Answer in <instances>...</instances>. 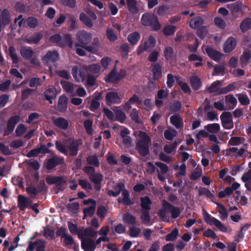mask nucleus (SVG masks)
Wrapping results in <instances>:
<instances>
[{
  "label": "nucleus",
  "instance_id": "1",
  "mask_svg": "<svg viewBox=\"0 0 251 251\" xmlns=\"http://www.w3.org/2000/svg\"><path fill=\"white\" fill-rule=\"evenodd\" d=\"M77 42L75 44V47H81L86 51L93 54H97L100 47V42L98 38H94L91 45H89L92 40V34L85 30L78 31L76 34Z\"/></svg>",
  "mask_w": 251,
  "mask_h": 251
},
{
  "label": "nucleus",
  "instance_id": "2",
  "mask_svg": "<svg viewBox=\"0 0 251 251\" xmlns=\"http://www.w3.org/2000/svg\"><path fill=\"white\" fill-rule=\"evenodd\" d=\"M66 142L69 144L68 147L69 153L66 145L59 140L55 141V145L56 149L60 153L65 155H68V154H69L70 156H76L78 154V151L79 143L78 141L69 137L66 140Z\"/></svg>",
  "mask_w": 251,
  "mask_h": 251
},
{
  "label": "nucleus",
  "instance_id": "3",
  "mask_svg": "<svg viewBox=\"0 0 251 251\" xmlns=\"http://www.w3.org/2000/svg\"><path fill=\"white\" fill-rule=\"evenodd\" d=\"M117 189H118V192H115L111 190H108L107 192L108 195L110 196L116 197L121 193L123 198V199L121 198H118V201L119 203H122L126 206H130L134 204V202L129 198V193L125 189L124 183H118L114 187L115 190H116Z\"/></svg>",
  "mask_w": 251,
  "mask_h": 251
},
{
  "label": "nucleus",
  "instance_id": "4",
  "mask_svg": "<svg viewBox=\"0 0 251 251\" xmlns=\"http://www.w3.org/2000/svg\"><path fill=\"white\" fill-rule=\"evenodd\" d=\"M141 23L144 26H150L154 31H158L161 27V25L159 22L157 17L148 12L142 15Z\"/></svg>",
  "mask_w": 251,
  "mask_h": 251
},
{
  "label": "nucleus",
  "instance_id": "5",
  "mask_svg": "<svg viewBox=\"0 0 251 251\" xmlns=\"http://www.w3.org/2000/svg\"><path fill=\"white\" fill-rule=\"evenodd\" d=\"M140 206L141 207V219L145 223H148L151 221L150 210L151 209L152 201L149 197L146 196L140 198Z\"/></svg>",
  "mask_w": 251,
  "mask_h": 251
},
{
  "label": "nucleus",
  "instance_id": "6",
  "mask_svg": "<svg viewBox=\"0 0 251 251\" xmlns=\"http://www.w3.org/2000/svg\"><path fill=\"white\" fill-rule=\"evenodd\" d=\"M143 138L140 139L136 145L135 149L143 157L146 156L150 153V144L151 139L150 137L144 133Z\"/></svg>",
  "mask_w": 251,
  "mask_h": 251
},
{
  "label": "nucleus",
  "instance_id": "7",
  "mask_svg": "<svg viewBox=\"0 0 251 251\" xmlns=\"http://www.w3.org/2000/svg\"><path fill=\"white\" fill-rule=\"evenodd\" d=\"M46 181L49 185L55 184V189L58 191H63L64 187L67 182V178L64 176H48L46 178Z\"/></svg>",
  "mask_w": 251,
  "mask_h": 251
},
{
  "label": "nucleus",
  "instance_id": "8",
  "mask_svg": "<svg viewBox=\"0 0 251 251\" xmlns=\"http://www.w3.org/2000/svg\"><path fill=\"white\" fill-rule=\"evenodd\" d=\"M126 75V71L125 69H121L119 72L117 71V67H114L105 78L106 82H117L123 79Z\"/></svg>",
  "mask_w": 251,
  "mask_h": 251
},
{
  "label": "nucleus",
  "instance_id": "9",
  "mask_svg": "<svg viewBox=\"0 0 251 251\" xmlns=\"http://www.w3.org/2000/svg\"><path fill=\"white\" fill-rule=\"evenodd\" d=\"M156 43L155 38L152 36H150L147 40L143 44L141 43L136 49L138 55H140L144 51L150 52L155 47Z\"/></svg>",
  "mask_w": 251,
  "mask_h": 251
},
{
  "label": "nucleus",
  "instance_id": "10",
  "mask_svg": "<svg viewBox=\"0 0 251 251\" xmlns=\"http://www.w3.org/2000/svg\"><path fill=\"white\" fill-rule=\"evenodd\" d=\"M203 218L207 224L210 226L214 225L220 231L223 232H227V227L221 221L211 216L207 212H205L203 213Z\"/></svg>",
  "mask_w": 251,
  "mask_h": 251
},
{
  "label": "nucleus",
  "instance_id": "11",
  "mask_svg": "<svg viewBox=\"0 0 251 251\" xmlns=\"http://www.w3.org/2000/svg\"><path fill=\"white\" fill-rule=\"evenodd\" d=\"M64 162V159L58 155H53L52 157L46 160L45 166L48 170L54 169L56 166L62 165Z\"/></svg>",
  "mask_w": 251,
  "mask_h": 251
},
{
  "label": "nucleus",
  "instance_id": "12",
  "mask_svg": "<svg viewBox=\"0 0 251 251\" xmlns=\"http://www.w3.org/2000/svg\"><path fill=\"white\" fill-rule=\"evenodd\" d=\"M105 103L108 106L114 104H120L122 101L119 94L116 92H109L106 93L105 96Z\"/></svg>",
  "mask_w": 251,
  "mask_h": 251
},
{
  "label": "nucleus",
  "instance_id": "13",
  "mask_svg": "<svg viewBox=\"0 0 251 251\" xmlns=\"http://www.w3.org/2000/svg\"><path fill=\"white\" fill-rule=\"evenodd\" d=\"M222 124L225 129H231L233 127L232 115L230 112H224L220 116Z\"/></svg>",
  "mask_w": 251,
  "mask_h": 251
},
{
  "label": "nucleus",
  "instance_id": "14",
  "mask_svg": "<svg viewBox=\"0 0 251 251\" xmlns=\"http://www.w3.org/2000/svg\"><path fill=\"white\" fill-rule=\"evenodd\" d=\"M11 21V15L9 10L4 9L1 11L0 8V33L2 31V27L8 25Z\"/></svg>",
  "mask_w": 251,
  "mask_h": 251
},
{
  "label": "nucleus",
  "instance_id": "15",
  "mask_svg": "<svg viewBox=\"0 0 251 251\" xmlns=\"http://www.w3.org/2000/svg\"><path fill=\"white\" fill-rule=\"evenodd\" d=\"M89 178L91 182L94 184V188L96 192L100 191L103 178V175L100 173H95L91 175Z\"/></svg>",
  "mask_w": 251,
  "mask_h": 251
},
{
  "label": "nucleus",
  "instance_id": "16",
  "mask_svg": "<svg viewBox=\"0 0 251 251\" xmlns=\"http://www.w3.org/2000/svg\"><path fill=\"white\" fill-rule=\"evenodd\" d=\"M20 117L19 115H15L10 117L7 123V127L4 135L7 136L11 134L13 131L16 125L20 122Z\"/></svg>",
  "mask_w": 251,
  "mask_h": 251
},
{
  "label": "nucleus",
  "instance_id": "17",
  "mask_svg": "<svg viewBox=\"0 0 251 251\" xmlns=\"http://www.w3.org/2000/svg\"><path fill=\"white\" fill-rule=\"evenodd\" d=\"M162 202L164 209L165 210L171 211L172 218L176 219L179 216L180 213L179 208L174 206L166 200H163Z\"/></svg>",
  "mask_w": 251,
  "mask_h": 251
},
{
  "label": "nucleus",
  "instance_id": "18",
  "mask_svg": "<svg viewBox=\"0 0 251 251\" xmlns=\"http://www.w3.org/2000/svg\"><path fill=\"white\" fill-rule=\"evenodd\" d=\"M205 51L211 59L216 62H219L224 55V54L214 50L211 47H206Z\"/></svg>",
  "mask_w": 251,
  "mask_h": 251
},
{
  "label": "nucleus",
  "instance_id": "19",
  "mask_svg": "<svg viewBox=\"0 0 251 251\" xmlns=\"http://www.w3.org/2000/svg\"><path fill=\"white\" fill-rule=\"evenodd\" d=\"M227 7L233 15L238 13H243L246 8V6L240 1L228 4Z\"/></svg>",
  "mask_w": 251,
  "mask_h": 251
},
{
  "label": "nucleus",
  "instance_id": "20",
  "mask_svg": "<svg viewBox=\"0 0 251 251\" xmlns=\"http://www.w3.org/2000/svg\"><path fill=\"white\" fill-rule=\"evenodd\" d=\"M58 59L59 54L58 51L55 50L48 51L42 58L43 61L46 63H54L57 61Z\"/></svg>",
  "mask_w": 251,
  "mask_h": 251
},
{
  "label": "nucleus",
  "instance_id": "21",
  "mask_svg": "<svg viewBox=\"0 0 251 251\" xmlns=\"http://www.w3.org/2000/svg\"><path fill=\"white\" fill-rule=\"evenodd\" d=\"M137 103L140 105L142 103V100L136 94H134L123 105V109L124 110L128 112L131 108V105Z\"/></svg>",
  "mask_w": 251,
  "mask_h": 251
},
{
  "label": "nucleus",
  "instance_id": "22",
  "mask_svg": "<svg viewBox=\"0 0 251 251\" xmlns=\"http://www.w3.org/2000/svg\"><path fill=\"white\" fill-rule=\"evenodd\" d=\"M236 46V41L234 37H230L227 38L224 43L223 50L226 53L231 52Z\"/></svg>",
  "mask_w": 251,
  "mask_h": 251
},
{
  "label": "nucleus",
  "instance_id": "23",
  "mask_svg": "<svg viewBox=\"0 0 251 251\" xmlns=\"http://www.w3.org/2000/svg\"><path fill=\"white\" fill-rule=\"evenodd\" d=\"M151 72L153 74L152 79L157 81L162 76V67L158 63L151 64Z\"/></svg>",
  "mask_w": 251,
  "mask_h": 251
},
{
  "label": "nucleus",
  "instance_id": "24",
  "mask_svg": "<svg viewBox=\"0 0 251 251\" xmlns=\"http://www.w3.org/2000/svg\"><path fill=\"white\" fill-rule=\"evenodd\" d=\"M68 98L65 95L61 96L58 101L55 109L62 113L65 112L67 108Z\"/></svg>",
  "mask_w": 251,
  "mask_h": 251
},
{
  "label": "nucleus",
  "instance_id": "25",
  "mask_svg": "<svg viewBox=\"0 0 251 251\" xmlns=\"http://www.w3.org/2000/svg\"><path fill=\"white\" fill-rule=\"evenodd\" d=\"M81 248L84 251H94L96 249V244L91 239H83L81 241Z\"/></svg>",
  "mask_w": 251,
  "mask_h": 251
},
{
  "label": "nucleus",
  "instance_id": "26",
  "mask_svg": "<svg viewBox=\"0 0 251 251\" xmlns=\"http://www.w3.org/2000/svg\"><path fill=\"white\" fill-rule=\"evenodd\" d=\"M43 34L41 32H38L32 34L28 37L25 38L24 41L28 44H38L43 38Z\"/></svg>",
  "mask_w": 251,
  "mask_h": 251
},
{
  "label": "nucleus",
  "instance_id": "27",
  "mask_svg": "<svg viewBox=\"0 0 251 251\" xmlns=\"http://www.w3.org/2000/svg\"><path fill=\"white\" fill-rule=\"evenodd\" d=\"M20 52L25 60H29L34 54V52L31 47L27 46L21 47Z\"/></svg>",
  "mask_w": 251,
  "mask_h": 251
},
{
  "label": "nucleus",
  "instance_id": "28",
  "mask_svg": "<svg viewBox=\"0 0 251 251\" xmlns=\"http://www.w3.org/2000/svg\"><path fill=\"white\" fill-rule=\"evenodd\" d=\"M52 122L53 124L60 129L65 130L68 128V121L63 117L53 119Z\"/></svg>",
  "mask_w": 251,
  "mask_h": 251
},
{
  "label": "nucleus",
  "instance_id": "29",
  "mask_svg": "<svg viewBox=\"0 0 251 251\" xmlns=\"http://www.w3.org/2000/svg\"><path fill=\"white\" fill-rule=\"evenodd\" d=\"M45 100H48L50 104L52 103V100L56 97V90L55 87H51L46 89L43 93Z\"/></svg>",
  "mask_w": 251,
  "mask_h": 251
},
{
  "label": "nucleus",
  "instance_id": "30",
  "mask_svg": "<svg viewBox=\"0 0 251 251\" xmlns=\"http://www.w3.org/2000/svg\"><path fill=\"white\" fill-rule=\"evenodd\" d=\"M226 156H235V155L234 153H236V156L241 157L245 152V150L244 148H243L238 150L237 148L232 147L226 149Z\"/></svg>",
  "mask_w": 251,
  "mask_h": 251
},
{
  "label": "nucleus",
  "instance_id": "31",
  "mask_svg": "<svg viewBox=\"0 0 251 251\" xmlns=\"http://www.w3.org/2000/svg\"><path fill=\"white\" fill-rule=\"evenodd\" d=\"M239 87L238 82L230 83L226 87L221 88L219 90L220 94H222V95L226 94L229 92L234 91L235 89H237Z\"/></svg>",
  "mask_w": 251,
  "mask_h": 251
},
{
  "label": "nucleus",
  "instance_id": "32",
  "mask_svg": "<svg viewBox=\"0 0 251 251\" xmlns=\"http://www.w3.org/2000/svg\"><path fill=\"white\" fill-rule=\"evenodd\" d=\"M73 41L72 37L70 34H65L62 36V41L61 42L60 47H64L68 46L70 49L73 48Z\"/></svg>",
  "mask_w": 251,
  "mask_h": 251
},
{
  "label": "nucleus",
  "instance_id": "33",
  "mask_svg": "<svg viewBox=\"0 0 251 251\" xmlns=\"http://www.w3.org/2000/svg\"><path fill=\"white\" fill-rule=\"evenodd\" d=\"M204 21L203 19L201 17L197 16L191 20L189 23V26L193 29H197L201 27Z\"/></svg>",
  "mask_w": 251,
  "mask_h": 251
},
{
  "label": "nucleus",
  "instance_id": "34",
  "mask_svg": "<svg viewBox=\"0 0 251 251\" xmlns=\"http://www.w3.org/2000/svg\"><path fill=\"white\" fill-rule=\"evenodd\" d=\"M141 38L140 33L137 31H134L130 33L127 36V41L131 45H136Z\"/></svg>",
  "mask_w": 251,
  "mask_h": 251
},
{
  "label": "nucleus",
  "instance_id": "35",
  "mask_svg": "<svg viewBox=\"0 0 251 251\" xmlns=\"http://www.w3.org/2000/svg\"><path fill=\"white\" fill-rule=\"evenodd\" d=\"M190 83L193 90H198L202 85L201 79L196 75H193L190 78Z\"/></svg>",
  "mask_w": 251,
  "mask_h": 251
},
{
  "label": "nucleus",
  "instance_id": "36",
  "mask_svg": "<svg viewBox=\"0 0 251 251\" xmlns=\"http://www.w3.org/2000/svg\"><path fill=\"white\" fill-rule=\"evenodd\" d=\"M222 85V82L219 80H216L213 82L211 85L207 88V90L210 93H215L217 95H221L220 94L219 90L221 88L219 87Z\"/></svg>",
  "mask_w": 251,
  "mask_h": 251
},
{
  "label": "nucleus",
  "instance_id": "37",
  "mask_svg": "<svg viewBox=\"0 0 251 251\" xmlns=\"http://www.w3.org/2000/svg\"><path fill=\"white\" fill-rule=\"evenodd\" d=\"M171 123L178 129L183 125V120L180 116L173 115L170 117Z\"/></svg>",
  "mask_w": 251,
  "mask_h": 251
},
{
  "label": "nucleus",
  "instance_id": "38",
  "mask_svg": "<svg viewBox=\"0 0 251 251\" xmlns=\"http://www.w3.org/2000/svg\"><path fill=\"white\" fill-rule=\"evenodd\" d=\"M115 117H114V121H117L120 123H123L126 119V114L122 111L119 107H116L115 111Z\"/></svg>",
  "mask_w": 251,
  "mask_h": 251
},
{
  "label": "nucleus",
  "instance_id": "39",
  "mask_svg": "<svg viewBox=\"0 0 251 251\" xmlns=\"http://www.w3.org/2000/svg\"><path fill=\"white\" fill-rule=\"evenodd\" d=\"M18 206L21 210H25L28 207V199L25 196L20 195L18 197Z\"/></svg>",
  "mask_w": 251,
  "mask_h": 251
},
{
  "label": "nucleus",
  "instance_id": "40",
  "mask_svg": "<svg viewBox=\"0 0 251 251\" xmlns=\"http://www.w3.org/2000/svg\"><path fill=\"white\" fill-rule=\"evenodd\" d=\"M123 220L125 223L134 225L136 224V218L129 213H126L123 216Z\"/></svg>",
  "mask_w": 251,
  "mask_h": 251
},
{
  "label": "nucleus",
  "instance_id": "41",
  "mask_svg": "<svg viewBox=\"0 0 251 251\" xmlns=\"http://www.w3.org/2000/svg\"><path fill=\"white\" fill-rule=\"evenodd\" d=\"M127 5L128 11L132 14H136L139 11L137 6V2L136 0H126Z\"/></svg>",
  "mask_w": 251,
  "mask_h": 251
},
{
  "label": "nucleus",
  "instance_id": "42",
  "mask_svg": "<svg viewBox=\"0 0 251 251\" xmlns=\"http://www.w3.org/2000/svg\"><path fill=\"white\" fill-rule=\"evenodd\" d=\"M176 26L174 25H165L163 30V34L167 36H171L173 35L176 32Z\"/></svg>",
  "mask_w": 251,
  "mask_h": 251
},
{
  "label": "nucleus",
  "instance_id": "43",
  "mask_svg": "<svg viewBox=\"0 0 251 251\" xmlns=\"http://www.w3.org/2000/svg\"><path fill=\"white\" fill-rule=\"evenodd\" d=\"M176 83L178 86L181 88L182 91L186 94H190L191 90L189 86L185 82L180 80L179 77H177L176 79Z\"/></svg>",
  "mask_w": 251,
  "mask_h": 251
},
{
  "label": "nucleus",
  "instance_id": "44",
  "mask_svg": "<svg viewBox=\"0 0 251 251\" xmlns=\"http://www.w3.org/2000/svg\"><path fill=\"white\" fill-rule=\"evenodd\" d=\"M219 207L218 212L221 215V219L222 220H225L227 219L228 214L227 211L225 206L219 202H215Z\"/></svg>",
  "mask_w": 251,
  "mask_h": 251
},
{
  "label": "nucleus",
  "instance_id": "45",
  "mask_svg": "<svg viewBox=\"0 0 251 251\" xmlns=\"http://www.w3.org/2000/svg\"><path fill=\"white\" fill-rule=\"evenodd\" d=\"M251 57V53L249 50L243 52L240 59L242 67H244L247 64Z\"/></svg>",
  "mask_w": 251,
  "mask_h": 251
},
{
  "label": "nucleus",
  "instance_id": "46",
  "mask_svg": "<svg viewBox=\"0 0 251 251\" xmlns=\"http://www.w3.org/2000/svg\"><path fill=\"white\" fill-rule=\"evenodd\" d=\"M8 52L9 55L12 60V63L13 64L18 63L19 62V58L16 51V49L14 46H9L8 48Z\"/></svg>",
  "mask_w": 251,
  "mask_h": 251
},
{
  "label": "nucleus",
  "instance_id": "47",
  "mask_svg": "<svg viewBox=\"0 0 251 251\" xmlns=\"http://www.w3.org/2000/svg\"><path fill=\"white\" fill-rule=\"evenodd\" d=\"M205 129L210 133H217L220 129L219 124L214 123L208 124L204 126Z\"/></svg>",
  "mask_w": 251,
  "mask_h": 251
},
{
  "label": "nucleus",
  "instance_id": "48",
  "mask_svg": "<svg viewBox=\"0 0 251 251\" xmlns=\"http://www.w3.org/2000/svg\"><path fill=\"white\" fill-rule=\"evenodd\" d=\"M181 106V102L178 100H176L170 104L169 109L172 112H177L180 110Z\"/></svg>",
  "mask_w": 251,
  "mask_h": 251
},
{
  "label": "nucleus",
  "instance_id": "49",
  "mask_svg": "<svg viewBox=\"0 0 251 251\" xmlns=\"http://www.w3.org/2000/svg\"><path fill=\"white\" fill-rule=\"evenodd\" d=\"M26 23L28 27L30 28H35L38 25L37 19L33 16L28 17L26 19Z\"/></svg>",
  "mask_w": 251,
  "mask_h": 251
},
{
  "label": "nucleus",
  "instance_id": "50",
  "mask_svg": "<svg viewBox=\"0 0 251 251\" xmlns=\"http://www.w3.org/2000/svg\"><path fill=\"white\" fill-rule=\"evenodd\" d=\"M79 19L80 20L87 26L89 27L93 26V23L92 20L85 13H81L79 15Z\"/></svg>",
  "mask_w": 251,
  "mask_h": 251
},
{
  "label": "nucleus",
  "instance_id": "51",
  "mask_svg": "<svg viewBox=\"0 0 251 251\" xmlns=\"http://www.w3.org/2000/svg\"><path fill=\"white\" fill-rule=\"evenodd\" d=\"M251 19L250 18H245L240 24V28L242 31L245 32L251 28Z\"/></svg>",
  "mask_w": 251,
  "mask_h": 251
},
{
  "label": "nucleus",
  "instance_id": "52",
  "mask_svg": "<svg viewBox=\"0 0 251 251\" xmlns=\"http://www.w3.org/2000/svg\"><path fill=\"white\" fill-rule=\"evenodd\" d=\"M107 39L111 42H114L117 39V36L114 30L111 28H108L106 31Z\"/></svg>",
  "mask_w": 251,
  "mask_h": 251
},
{
  "label": "nucleus",
  "instance_id": "53",
  "mask_svg": "<svg viewBox=\"0 0 251 251\" xmlns=\"http://www.w3.org/2000/svg\"><path fill=\"white\" fill-rule=\"evenodd\" d=\"M238 96V99L241 104L243 105H248L250 103V100L246 94H238L236 95Z\"/></svg>",
  "mask_w": 251,
  "mask_h": 251
},
{
  "label": "nucleus",
  "instance_id": "54",
  "mask_svg": "<svg viewBox=\"0 0 251 251\" xmlns=\"http://www.w3.org/2000/svg\"><path fill=\"white\" fill-rule=\"evenodd\" d=\"M178 232L177 228L174 229L170 233L166 235V240L167 241H173L175 240L178 235Z\"/></svg>",
  "mask_w": 251,
  "mask_h": 251
},
{
  "label": "nucleus",
  "instance_id": "55",
  "mask_svg": "<svg viewBox=\"0 0 251 251\" xmlns=\"http://www.w3.org/2000/svg\"><path fill=\"white\" fill-rule=\"evenodd\" d=\"M120 49L122 57H127L129 51V45L127 43H123L120 45Z\"/></svg>",
  "mask_w": 251,
  "mask_h": 251
},
{
  "label": "nucleus",
  "instance_id": "56",
  "mask_svg": "<svg viewBox=\"0 0 251 251\" xmlns=\"http://www.w3.org/2000/svg\"><path fill=\"white\" fill-rule=\"evenodd\" d=\"M78 184L82 189L85 190L91 191L93 189L92 185L87 179H79Z\"/></svg>",
  "mask_w": 251,
  "mask_h": 251
},
{
  "label": "nucleus",
  "instance_id": "57",
  "mask_svg": "<svg viewBox=\"0 0 251 251\" xmlns=\"http://www.w3.org/2000/svg\"><path fill=\"white\" fill-rule=\"evenodd\" d=\"M179 142L175 141L170 145H166L164 147V151L168 154H170L176 148Z\"/></svg>",
  "mask_w": 251,
  "mask_h": 251
},
{
  "label": "nucleus",
  "instance_id": "58",
  "mask_svg": "<svg viewBox=\"0 0 251 251\" xmlns=\"http://www.w3.org/2000/svg\"><path fill=\"white\" fill-rule=\"evenodd\" d=\"M86 161L87 163L91 165H93L95 167H99L100 165V162L99 159L96 155H90L87 159Z\"/></svg>",
  "mask_w": 251,
  "mask_h": 251
},
{
  "label": "nucleus",
  "instance_id": "59",
  "mask_svg": "<svg viewBox=\"0 0 251 251\" xmlns=\"http://www.w3.org/2000/svg\"><path fill=\"white\" fill-rule=\"evenodd\" d=\"M64 89L68 93H72L74 90V84L72 83L62 80L60 82Z\"/></svg>",
  "mask_w": 251,
  "mask_h": 251
},
{
  "label": "nucleus",
  "instance_id": "60",
  "mask_svg": "<svg viewBox=\"0 0 251 251\" xmlns=\"http://www.w3.org/2000/svg\"><path fill=\"white\" fill-rule=\"evenodd\" d=\"M27 128L26 126L23 124H20L17 126L15 133L17 137H20L22 136L24 133L26 132Z\"/></svg>",
  "mask_w": 251,
  "mask_h": 251
},
{
  "label": "nucleus",
  "instance_id": "61",
  "mask_svg": "<svg viewBox=\"0 0 251 251\" xmlns=\"http://www.w3.org/2000/svg\"><path fill=\"white\" fill-rule=\"evenodd\" d=\"M164 57L167 60H170L173 57L174 53V49L171 47H167L164 50Z\"/></svg>",
  "mask_w": 251,
  "mask_h": 251
},
{
  "label": "nucleus",
  "instance_id": "62",
  "mask_svg": "<svg viewBox=\"0 0 251 251\" xmlns=\"http://www.w3.org/2000/svg\"><path fill=\"white\" fill-rule=\"evenodd\" d=\"M96 206V204H94L87 208H85L83 209V213H84V217L92 216L95 212Z\"/></svg>",
  "mask_w": 251,
  "mask_h": 251
},
{
  "label": "nucleus",
  "instance_id": "63",
  "mask_svg": "<svg viewBox=\"0 0 251 251\" xmlns=\"http://www.w3.org/2000/svg\"><path fill=\"white\" fill-rule=\"evenodd\" d=\"M93 121L91 120H87L84 122V127L86 129L87 133L89 135H92L93 134Z\"/></svg>",
  "mask_w": 251,
  "mask_h": 251
},
{
  "label": "nucleus",
  "instance_id": "64",
  "mask_svg": "<svg viewBox=\"0 0 251 251\" xmlns=\"http://www.w3.org/2000/svg\"><path fill=\"white\" fill-rule=\"evenodd\" d=\"M67 208L71 212L76 213L79 208V203L77 202L68 203Z\"/></svg>",
  "mask_w": 251,
  "mask_h": 251
}]
</instances>
